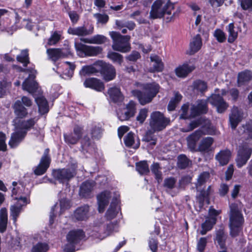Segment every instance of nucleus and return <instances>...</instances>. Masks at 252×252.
Returning <instances> with one entry per match:
<instances>
[{"instance_id":"obj_1","label":"nucleus","mask_w":252,"mask_h":252,"mask_svg":"<svg viewBox=\"0 0 252 252\" xmlns=\"http://www.w3.org/2000/svg\"><path fill=\"white\" fill-rule=\"evenodd\" d=\"M207 100L215 106L219 113H223L228 108V104L220 94H213L207 100H198L196 104L192 105L190 109V117H194L201 114L207 113L208 111Z\"/></svg>"},{"instance_id":"obj_2","label":"nucleus","mask_w":252,"mask_h":252,"mask_svg":"<svg viewBox=\"0 0 252 252\" xmlns=\"http://www.w3.org/2000/svg\"><path fill=\"white\" fill-rule=\"evenodd\" d=\"M119 192L115 191L106 190L99 194L97 197L99 212H104L105 206L109 202V198H112V201L106 213V216L109 220L114 218L120 210L119 205Z\"/></svg>"},{"instance_id":"obj_3","label":"nucleus","mask_w":252,"mask_h":252,"mask_svg":"<svg viewBox=\"0 0 252 252\" xmlns=\"http://www.w3.org/2000/svg\"><path fill=\"white\" fill-rule=\"evenodd\" d=\"M105 218L96 219L92 227L91 236L95 239L102 240L118 231L116 223H105Z\"/></svg>"},{"instance_id":"obj_4","label":"nucleus","mask_w":252,"mask_h":252,"mask_svg":"<svg viewBox=\"0 0 252 252\" xmlns=\"http://www.w3.org/2000/svg\"><path fill=\"white\" fill-rule=\"evenodd\" d=\"M13 122L15 125V131L11 134L8 143L9 146L12 148H15L18 145L25 137L27 130L32 126L35 123L33 119L27 121L16 119Z\"/></svg>"},{"instance_id":"obj_5","label":"nucleus","mask_w":252,"mask_h":252,"mask_svg":"<svg viewBox=\"0 0 252 252\" xmlns=\"http://www.w3.org/2000/svg\"><path fill=\"white\" fill-rule=\"evenodd\" d=\"M230 213L229 218V227L230 234L235 237L240 231L244 219L241 213L242 205L241 203L232 204L230 206Z\"/></svg>"},{"instance_id":"obj_6","label":"nucleus","mask_w":252,"mask_h":252,"mask_svg":"<svg viewBox=\"0 0 252 252\" xmlns=\"http://www.w3.org/2000/svg\"><path fill=\"white\" fill-rule=\"evenodd\" d=\"M143 88L145 90L144 93L138 90H133L132 91V94L138 98L139 102L142 105H145L152 101V99L158 93L159 86L154 82L144 85Z\"/></svg>"},{"instance_id":"obj_7","label":"nucleus","mask_w":252,"mask_h":252,"mask_svg":"<svg viewBox=\"0 0 252 252\" xmlns=\"http://www.w3.org/2000/svg\"><path fill=\"white\" fill-rule=\"evenodd\" d=\"M174 8L173 4L163 0H157L153 4L150 12V17L153 19L160 18L165 14L170 15Z\"/></svg>"},{"instance_id":"obj_8","label":"nucleus","mask_w":252,"mask_h":252,"mask_svg":"<svg viewBox=\"0 0 252 252\" xmlns=\"http://www.w3.org/2000/svg\"><path fill=\"white\" fill-rule=\"evenodd\" d=\"M109 35L113 41L112 47L114 50L122 53H126L130 50V36H123L119 32L113 31L110 32Z\"/></svg>"},{"instance_id":"obj_9","label":"nucleus","mask_w":252,"mask_h":252,"mask_svg":"<svg viewBox=\"0 0 252 252\" xmlns=\"http://www.w3.org/2000/svg\"><path fill=\"white\" fill-rule=\"evenodd\" d=\"M85 237V233L81 229L70 231L67 235V243L64 246V252H74L75 245L78 244Z\"/></svg>"},{"instance_id":"obj_10","label":"nucleus","mask_w":252,"mask_h":252,"mask_svg":"<svg viewBox=\"0 0 252 252\" xmlns=\"http://www.w3.org/2000/svg\"><path fill=\"white\" fill-rule=\"evenodd\" d=\"M170 120L159 111L153 112L150 116V126L154 131H160L169 124Z\"/></svg>"},{"instance_id":"obj_11","label":"nucleus","mask_w":252,"mask_h":252,"mask_svg":"<svg viewBox=\"0 0 252 252\" xmlns=\"http://www.w3.org/2000/svg\"><path fill=\"white\" fill-rule=\"evenodd\" d=\"M75 48L80 57L96 56L102 51V48L99 46H88L78 42L75 43Z\"/></svg>"},{"instance_id":"obj_12","label":"nucleus","mask_w":252,"mask_h":252,"mask_svg":"<svg viewBox=\"0 0 252 252\" xmlns=\"http://www.w3.org/2000/svg\"><path fill=\"white\" fill-rule=\"evenodd\" d=\"M76 167L75 164H73L71 168L54 170L52 175L55 180L61 183H67L75 175Z\"/></svg>"},{"instance_id":"obj_13","label":"nucleus","mask_w":252,"mask_h":252,"mask_svg":"<svg viewBox=\"0 0 252 252\" xmlns=\"http://www.w3.org/2000/svg\"><path fill=\"white\" fill-rule=\"evenodd\" d=\"M17 202L11 205L10 208V216L12 217L13 223H16L17 219L22 211V207L30 203V200L26 196L15 197Z\"/></svg>"},{"instance_id":"obj_14","label":"nucleus","mask_w":252,"mask_h":252,"mask_svg":"<svg viewBox=\"0 0 252 252\" xmlns=\"http://www.w3.org/2000/svg\"><path fill=\"white\" fill-rule=\"evenodd\" d=\"M95 66L99 68V72H100L105 81H111L115 77L116 70L112 64L99 61L96 62Z\"/></svg>"},{"instance_id":"obj_15","label":"nucleus","mask_w":252,"mask_h":252,"mask_svg":"<svg viewBox=\"0 0 252 252\" xmlns=\"http://www.w3.org/2000/svg\"><path fill=\"white\" fill-rule=\"evenodd\" d=\"M252 152V148L245 143L239 146L237 157L236 159L237 165L240 168L246 164Z\"/></svg>"},{"instance_id":"obj_16","label":"nucleus","mask_w":252,"mask_h":252,"mask_svg":"<svg viewBox=\"0 0 252 252\" xmlns=\"http://www.w3.org/2000/svg\"><path fill=\"white\" fill-rule=\"evenodd\" d=\"M32 101L27 96H23L21 100H17L14 103V109L16 115L19 118H23L27 116L28 112L25 107H30Z\"/></svg>"},{"instance_id":"obj_17","label":"nucleus","mask_w":252,"mask_h":252,"mask_svg":"<svg viewBox=\"0 0 252 252\" xmlns=\"http://www.w3.org/2000/svg\"><path fill=\"white\" fill-rule=\"evenodd\" d=\"M28 71L29 72V77L23 82V89L31 94H33L38 88V85L34 80L36 71L32 68L29 69Z\"/></svg>"},{"instance_id":"obj_18","label":"nucleus","mask_w":252,"mask_h":252,"mask_svg":"<svg viewBox=\"0 0 252 252\" xmlns=\"http://www.w3.org/2000/svg\"><path fill=\"white\" fill-rule=\"evenodd\" d=\"M206 132L203 130L202 128L199 129L187 137V145L189 149L191 151H196V143Z\"/></svg>"},{"instance_id":"obj_19","label":"nucleus","mask_w":252,"mask_h":252,"mask_svg":"<svg viewBox=\"0 0 252 252\" xmlns=\"http://www.w3.org/2000/svg\"><path fill=\"white\" fill-rule=\"evenodd\" d=\"M49 149L45 150L43 156L42 157L40 163L34 170V173L37 175L43 174L49 167L50 158L48 156Z\"/></svg>"},{"instance_id":"obj_20","label":"nucleus","mask_w":252,"mask_h":252,"mask_svg":"<svg viewBox=\"0 0 252 252\" xmlns=\"http://www.w3.org/2000/svg\"><path fill=\"white\" fill-rule=\"evenodd\" d=\"M195 68V65L190 61L179 65L175 70L176 75L181 78L186 77Z\"/></svg>"},{"instance_id":"obj_21","label":"nucleus","mask_w":252,"mask_h":252,"mask_svg":"<svg viewBox=\"0 0 252 252\" xmlns=\"http://www.w3.org/2000/svg\"><path fill=\"white\" fill-rule=\"evenodd\" d=\"M90 207L83 205L78 207L74 212L73 218L78 221H86L90 217Z\"/></svg>"},{"instance_id":"obj_22","label":"nucleus","mask_w":252,"mask_h":252,"mask_svg":"<svg viewBox=\"0 0 252 252\" xmlns=\"http://www.w3.org/2000/svg\"><path fill=\"white\" fill-rule=\"evenodd\" d=\"M135 113V103L130 101L126 105V109L124 112H118L117 113L118 118L122 121L128 120L129 118L133 116Z\"/></svg>"},{"instance_id":"obj_23","label":"nucleus","mask_w":252,"mask_h":252,"mask_svg":"<svg viewBox=\"0 0 252 252\" xmlns=\"http://www.w3.org/2000/svg\"><path fill=\"white\" fill-rule=\"evenodd\" d=\"M13 188L12 190V196L15 199V197H20V196H26L30 200L29 198V190L26 189L21 183H17L16 182L12 183Z\"/></svg>"},{"instance_id":"obj_24","label":"nucleus","mask_w":252,"mask_h":252,"mask_svg":"<svg viewBox=\"0 0 252 252\" xmlns=\"http://www.w3.org/2000/svg\"><path fill=\"white\" fill-rule=\"evenodd\" d=\"M242 112L237 107H233L229 115V122L231 128L235 129L242 119Z\"/></svg>"},{"instance_id":"obj_25","label":"nucleus","mask_w":252,"mask_h":252,"mask_svg":"<svg viewBox=\"0 0 252 252\" xmlns=\"http://www.w3.org/2000/svg\"><path fill=\"white\" fill-rule=\"evenodd\" d=\"M84 85L86 88H90L98 92H101L104 89L103 83L100 80L95 78L87 79L84 82Z\"/></svg>"},{"instance_id":"obj_26","label":"nucleus","mask_w":252,"mask_h":252,"mask_svg":"<svg viewBox=\"0 0 252 252\" xmlns=\"http://www.w3.org/2000/svg\"><path fill=\"white\" fill-rule=\"evenodd\" d=\"M67 32L69 34L78 35V36H86L91 34L94 32V27L90 26L89 29H87L84 26L78 27L76 28H69Z\"/></svg>"},{"instance_id":"obj_27","label":"nucleus","mask_w":252,"mask_h":252,"mask_svg":"<svg viewBox=\"0 0 252 252\" xmlns=\"http://www.w3.org/2000/svg\"><path fill=\"white\" fill-rule=\"evenodd\" d=\"M82 134V128L79 126H75L73 132L69 135H64V137L66 142L74 144L77 143L80 139Z\"/></svg>"},{"instance_id":"obj_28","label":"nucleus","mask_w":252,"mask_h":252,"mask_svg":"<svg viewBox=\"0 0 252 252\" xmlns=\"http://www.w3.org/2000/svg\"><path fill=\"white\" fill-rule=\"evenodd\" d=\"M95 185V182L93 181H88L83 182L80 188V195L83 197H88Z\"/></svg>"},{"instance_id":"obj_29","label":"nucleus","mask_w":252,"mask_h":252,"mask_svg":"<svg viewBox=\"0 0 252 252\" xmlns=\"http://www.w3.org/2000/svg\"><path fill=\"white\" fill-rule=\"evenodd\" d=\"M226 236L223 228H221L216 231V241L220 250L219 252H227L225 250V240Z\"/></svg>"},{"instance_id":"obj_30","label":"nucleus","mask_w":252,"mask_h":252,"mask_svg":"<svg viewBox=\"0 0 252 252\" xmlns=\"http://www.w3.org/2000/svg\"><path fill=\"white\" fill-rule=\"evenodd\" d=\"M124 141L126 146L128 147L137 149L140 146L139 140L131 132L125 136Z\"/></svg>"},{"instance_id":"obj_31","label":"nucleus","mask_w":252,"mask_h":252,"mask_svg":"<svg viewBox=\"0 0 252 252\" xmlns=\"http://www.w3.org/2000/svg\"><path fill=\"white\" fill-rule=\"evenodd\" d=\"M151 61L152 63V67L150 69L151 72H161L164 68V64L161 59L155 55H151Z\"/></svg>"},{"instance_id":"obj_32","label":"nucleus","mask_w":252,"mask_h":252,"mask_svg":"<svg viewBox=\"0 0 252 252\" xmlns=\"http://www.w3.org/2000/svg\"><path fill=\"white\" fill-rule=\"evenodd\" d=\"M85 43L93 44H102L106 42L107 38L103 35L96 34L90 38H81Z\"/></svg>"},{"instance_id":"obj_33","label":"nucleus","mask_w":252,"mask_h":252,"mask_svg":"<svg viewBox=\"0 0 252 252\" xmlns=\"http://www.w3.org/2000/svg\"><path fill=\"white\" fill-rule=\"evenodd\" d=\"M213 142L214 139L212 137H205L200 141L197 150L201 152H208L211 150Z\"/></svg>"},{"instance_id":"obj_34","label":"nucleus","mask_w":252,"mask_h":252,"mask_svg":"<svg viewBox=\"0 0 252 252\" xmlns=\"http://www.w3.org/2000/svg\"><path fill=\"white\" fill-rule=\"evenodd\" d=\"M35 100L38 106V111L41 114L47 113L49 111L47 101L43 96L35 98Z\"/></svg>"},{"instance_id":"obj_35","label":"nucleus","mask_w":252,"mask_h":252,"mask_svg":"<svg viewBox=\"0 0 252 252\" xmlns=\"http://www.w3.org/2000/svg\"><path fill=\"white\" fill-rule=\"evenodd\" d=\"M108 94L110 99L114 102L121 101L123 97L119 88L116 87H111L108 90Z\"/></svg>"},{"instance_id":"obj_36","label":"nucleus","mask_w":252,"mask_h":252,"mask_svg":"<svg viewBox=\"0 0 252 252\" xmlns=\"http://www.w3.org/2000/svg\"><path fill=\"white\" fill-rule=\"evenodd\" d=\"M190 55L194 54L200 49L202 46V41L200 36L199 34L196 35L193 37L190 43Z\"/></svg>"},{"instance_id":"obj_37","label":"nucleus","mask_w":252,"mask_h":252,"mask_svg":"<svg viewBox=\"0 0 252 252\" xmlns=\"http://www.w3.org/2000/svg\"><path fill=\"white\" fill-rule=\"evenodd\" d=\"M47 54L49 59L54 62L64 56L60 49H48L47 50Z\"/></svg>"},{"instance_id":"obj_38","label":"nucleus","mask_w":252,"mask_h":252,"mask_svg":"<svg viewBox=\"0 0 252 252\" xmlns=\"http://www.w3.org/2000/svg\"><path fill=\"white\" fill-rule=\"evenodd\" d=\"M231 153L229 150L221 151L216 156V158L221 165L226 164L229 160Z\"/></svg>"},{"instance_id":"obj_39","label":"nucleus","mask_w":252,"mask_h":252,"mask_svg":"<svg viewBox=\"0 0 252 252\" xmlns=\"http://www.w3.org/2000/svg\"><path fill=\"white\" fill-rule=\"evenodd\" d=\"M216 222V218H208L201 225V230L200 233L201 235H203L212 229L213 225Z\"/></svg>"},{"instance_id":"obj_40","label":"nucleus","mask_w":252,"mask_h":252,"mask_svg":"<svg viewBox=\"0 0 252 252\" xmlns=\"http://www.w3.org/2000/svg\"><path fill=\"white\" fill-rule=\"evenodd\" d=\"M64 70L63 71V75H65L67 78H71L74 73L75 65L73 63L70 62H64L62 65Z\"/></svg>"},{"instance_id":"obj_41","label":"nucleus","mask_w":252,"mask_h":252,"mask_svg":"<svg viewBox=\"0 0 252 252\" xmlns=\"http://www.w3.org/2000/svg\"><path fill=\"white\" fill-rule=\"evenodd\" d=\"M99 72V68L95 66V63L94 65H86L82 67L80 71V74L81 76H86L87 75L94 74Z\"/></svg>"},{"instance_id":"obj_42","label":"nucleus","mask_w":252,"mask_h":252,"mask_svg":"<svg viewBox=\"0 0 252 252\" xmlns=\"http://www.w3.org/2000/svg\"><path fill=\"white\" fill-rule=\"evenodd\" d=\"M252 79V72L249 70H245L238 74V83L239 86L249 82Z\"/></svg>"},{"instance_id":"obj_43","label":"nucleus","mask_w":252,"mask_h":252,"mask_svg":"<svg viewBox=\"0 0 252 252\" xmlns=\"http://www.w3.org/2000/svg\"><path fill=\"white\" fill-rule=\"evenodd\" d=\"M152 172L154 174L156 179L158 183H160L162 180L161 168L158 163H153L151 166Z\"/></svg>"},{"instance_id":"obj_44","label":"nucleus","mask_w":252,"mask_h":252,"mask_svg":"<svg viewBox=\"0 0 252 252\" xmlns=\"http://www.w3.org/2000/svg\"><path fill=\"white\" fill-rule=\"evenodd\" d=\"M182 96L178 92L174 93V96L171 98L168 105V110L173 111L175 109L177 104L181 100Z\"/></svg>"},{"instance_id":"obj_45","label":"nucleus","mask_w":252,"mask_h":252,"mask_svg":"<svg viewBox=\"0 0 252 252\" xmlns=\"http://www.w3.org/2000/svg\"><path fill=\"white\" fill-rule=\"evenodd\" d=\"M239 132L241 134L244 135L243 138H252V121L249 122L245 126H243L240 128Z\"/></svg>"},{"instance_id":"obj_46","label":"nucleus","mask_w":252,"mask_h":252,"mask_svg":"<svg viewBox=\"0 0 252 252\" xmlns=\"http://www.w3.org/2000/svg\"><path fill=\"white\" fill-rule=\"evenodd\" d=\"M136 170L141 175H145L149 173V166L146 161H141L136 163Z\"/></svg>"},{"instance_id":"obj_47","label":"nucleus","mask_w":252,"mask_h":252,"mask_svg":"<svg viewBox=\"0 0 252 252\" xmlns=\"http://www.w3.org/2000/svg\"><path fill=\"white\" fill-rule=\"evenodd\" d=\"M203 119L202 118H200L197 120L192 121L189 125V126L187 129H182V131L183 132H189L192 130L193 129L199 126H201L202 127L200 129L202 128L203 131L204 129V126L203 124Z\"/></svg>"},{"instance_id":"obj_48","label":"nucleus","mask_w":252,"mask_h":252,"mask_svg":"<svg viewBox=\"0 0 252 252\" xmlns=\"http://www.w3.org/2000/svg\"><path fill=\"white\" fill-rule=\"evenodd\" d=\"M227 31L228 32V41L229 43H232L237 38L238 33L234 30L233 23H230L227 27Z\"/></svg>"},{"instance_id":"obj_49","label":"nucleus","mask_w":252,"mask_h":252,"mask_svg":"<svg viewBox=\"0 0 252 252\" xmlns=\"http://www.w3.org/2000/svg\"><path fill=\"white\" fill-rule=\"evenodd\" d=\"M107 57L114 63H117L120 65L121 64L123 61L122 55L114 52H108Z\"/></svg>"},{"instance_id":"obj_50","label":"nucleus","mask_w":252,"mask_h":252,"mask_svg":"<svg viewBox=\"0 0 252 252\" xmlns=\"http://www.w3.org/2000/svg\"><path fill=\"white\" fill-rule=\"evenodd\" d=\"M16 21L15 23L17 24V26L19 28L25 27L27 29L29 30H31L32 28V24L31 22L29 20H27L25 19H23L22 21L21 25H18V24L20 22L21 18L20 16L17 13H16L15 16Z\"/></svg>"},{"instance_id":"obj_51","label":"nucleus","mask_w":252,"mask_h":252,"mask_svg":"<svg viewBox=\"0 0 252 252\" xmlns=\"http://www.w3.org/2000/svg\"><path fill=\"white\" fill-rule=\"evenodd\" d=\"M17 60L18 62L23 63L26 66L29 63L28 50L27 49L21 51V54L17 56Z\"/></svg>"},{"instance_id":"obj_52","label":"nucleus","mask_w":252,"mask_h":252,"mask_svg":"<svg viewBox=\"0 0 252 252\" xmlns=\"http://www.w3.org/2000/svg\"><path fill=\"white\" fill-rule=\"evenodd\" d=\"M49 249L48 245L45 243H38L33 245L31 252H47Z\"/></svg>"},{"instance_id":"obj_53","label":"nucleus","mask_w":252,"mask_h":252,"mask_svg":"<svg viewBox=\"0 0 252 252\" xmlns=\"http://www.w3.org/2000/svg\"><path fill=\"white\" fill-rule=\"evenodd\" d=\"M116 25L118 29H121L123 28H127L129 30H133L135 27V24L132 22H123L121 21H116Z\"/></svg>"},{"instance_id":"obj_54","label":"nucleus","mask_w":252,"mask_h":252,"mask_svg":"<svg viewBox=\"0 0 252 252\" xmlns=\"http://www.w3.org/2000/svg\"><path fill=\"white\" fill-rule=\"evenodd\" d=\"M178 165L181 169L186 168L189 164V159L185 155H180L178 158Z\"/></svg>"},{"instance_id":"obj_55","label":"nucleus","mask_w":252,"mask_h":252,"mask_svg":"<svg viewBox=\"0 0 252 252\" xmlns=\"http://www.w3.org/2000/svg\"><path fill=\"white\" fill-rule=\"evenodd\" d=\"M209 174L208 172H203L198 177L197 183L196 184V188L198 189L200 187H201L209 179Z\"/></svg>"},{"instance_id":"obj_56","label":"nucleus","mask_w":252,"mask_h":252,"mask_svg":"<svg viewBox=\"0 0 252 252\" xmlns=\"http://www.w3.org/2000/svg\"><path fill=\"white\" fill-rule=\"evenodd\" d=\"M193 85V88L195 90L201 93L204 92L207 89V85L206 83L200 80L195 81Z\"/></svg>"},{"instance_id":"obj_57","label":"nucleus","mask_w":252,"mask_h":252,"mask_svg":"<svg viewBox=\"0 0 252 252\" xmlns=\"http://www.w3.org/2000/svg\"><path fill=\"white\" fill-rule=\"evenodd\" d=\"M61 36V34L57 32H54L48 39V44L50 46L55 45L60 40Z\"/></svg>"},{"instance_id":"obj_58","label":"nucleus","mask_w":252,"mask_h":252,"mask_svg":"<svg viewBox=\"0 0 252 252\" xmlns=\"http://www.w3.org/2000/svg\"><path fill=\"white\" fill-rule=\"evenodd\" d=\"M71 207L70 202L69 200L66 198H63L60 201V212L62 213L66 209Z\"/></svg>"},{"instance_id":"obj_59","label":"nucleus","mask_w":252,"mask_h":252,"mask_svg":"<svg viewBox=\"0 0 252 252\" xmlns=\"http://www.w3.org/2000/svg\"><path fill=\"white\" fill-rule=\"evenodd\" d=\"M240 4L243 10L252 11V0H241Z\"/></svg>"},{"instance_id":"obj_60","label":"nucleus","mask_w":252,"mask_h":252,"mask_svg":"<svg viewBox=\"0 0 252 252\" xmlns=\"http://www.w3.org/2000/svg\"><path fill=\"white\" fill-rule=\"evenodd\" d=\"M240 4L243 10L252 11V0H241Z\"/></svg>"},{"instance_id":"obj_61","label":"nucleus","mask_w":252,"mask_h":252,"mask_svg":"<svg viewBox=\"0 0 252 252\" xmlns=\"http://www.w3.org/2000/svg\"><path fill=\"white\" fill-rule=\"evenodd\" d=\"M148 110L147 109H142L137 116L136 120L140 123L142 124L145 120L147 116Z\"/></svg>"},{"instance_id":"obj_62","label":"nucleus","mask_w":252,"mask_h":252,"mask_svg":"<svg viewBox=\"0 0 252 252\" xmlns=\"http://www.w3.org/2000/svg\"><path fill=\"white\" fill-rule=\"evenodd\" d=\"M176 183V180L172 177L166 178L164 181V187L168 189L174 188Z\"/></svg>"},{"instance_id":"obj_63","label":"nucleus","mask_w":252,"mask_h":252,"mask_svg":"<svg viewBox=\"0 0 252 252\" xmlns=\"http://www.w3.org/2000/svg\"><path fill=\"white\" fill-rule=\"evenodd\" d=\"M215 37L220 42H223L225 39V35L224 33L220 30L218 29L215 31L214 33Z\"/></svg>"},{"instance_id":"obj_64","label":"nucleus","mask_w":252,"mask_h":252,"mask_svg":"<svg viewBox=\"0 0 252 252\" xmlns=\"http://www.w3.org/2000/svg\"><path fill=\"white\" fill-rule=\"evenodd\" d=\"M207 244V238L205 237H202L200 238V239L198 240L197 245V248L198 251L200 252H202Z\"/></svg>"}]
</instances>
